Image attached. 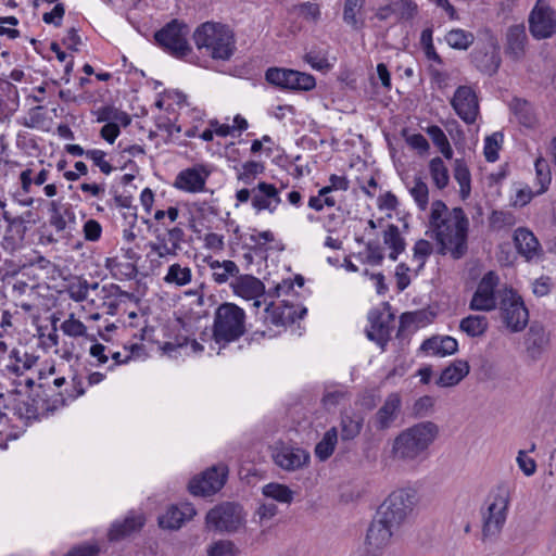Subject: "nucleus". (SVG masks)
Listing matches in <instances>:
<instances>
[{
	"label": "nucleus",
	"instance_id": "38",
	"mask_svg": "<svg viewBox=\"0 0 556 556\" xmlns=\"http://www.w3.org/2000/svg\"><path fill=\"white\" fill-rule=\"evenodd\" d=\"M338 442V431L337 428L332 427L324 434L323 439L317 443L315 447V455L320 460L328 459L336 447Z\"/></svg>",
	"mask_w": 556,
	"mask_h": 556
},
{
	"label": "nucleus",
	"instance_id": "62",
	"mask_svg": "<svg viewBox=\"0 0 556 556\" xmlns=\"http://www.w3.org/2000/svg\"><path fill=\"white\" fill-rule=\"evenodd\" d=\"M85 239L88 241H98L101 237L102 227L96 219H88L83 228Z\"/></svg>",
	"mask_w": 556,
	"mask_h": 556
},
{
	"label": "nucleus",
	"instance_id": "54",
	"mask_svg": "<svg viewBox=\"0 0 556 556\" xmlns=\"http://www.w3.org/2000/svg\"><path fill=\"white\" fill-rule=\"evenodd\" d=\"M61 330L70 337L77 338L86 334L87 327L79 319L74 318V315H71L61 324Z\"/></svg>",
	"mask_w": 556,
	"mask_h": 556
},
{
	"label": "nucleus",
	"instance_id": "20",
	"mask_svg": "<svg viewBox=\"0 0 556 556\" xmlns=\"http://www.w3.org/2000/svg\"><path fill=\"white\" fill-rule=\"evenodd\" d=\"M252 206L256 211L268 210L274 212L281 202L278 189L268 182L262 181L252 189Z\"/></svg>",
	"mask_w": 556,
	"mask_h": 556
},
{
	"label": "nucleus",
	"instance_id": "49",
	"mask_svg": "<svg viewBox=\"0 0 556 556\" xmlns=\"http://www.w3.org/2000/svg\"><path fill=\"white\" fill-rule=\"evenodd\" d=\"M434 399L430 395H424L414 402L410 416L416 419L425 418L432 413Z\"/></svg>",
	"mask_w": 556,
	"mask_h": 556
},
{
	"label": "nucleus",
	"instance_id": "37",
	"mask_svg": "<svg viewBox=\"0 0 556 556\" xmlns=\"http://www.w3.org/2000/svg\"><path fill=\"white\" fill-rule=\"evenodd\" d=\"M446 43L456 50H467L475 41L472 33L462 29L454 28L445 35Z\"/></svg>",
	"mask_w": 556,
	"mask_h": 556
},
{
	"label": "nucleus",
	"instance_id": "45",
	"mask_svg": "<svg viewBox=\"0 0 556 556\" xmlns=\"http://www.w3.org/2000/svg\"><path fill=\"white\" fill-rule=\"evenodd\" d=\"M264 164L256 161H248L241 166V170L238 173V180L244 185H251L257 175L264 172Z\"/></svg>",
	"mask_w": 556,
	"mask_h": 556
},
{
	"label": "nucleus",
	"instance_id": "52",
	"mask_svg": "<svg viewBox=\"0 0 556 556\" xmlns=\"http://www.w3.org/2000/svg\"><path fill=\"white\" fill-rule=\"evenodd\" d=\"M89 282L86 279H79L67 287V294L75 302H84L88 298Z\"/></svg>",
	"mask_w": 556,
	"mask_h": 556
},
{
	"label": "nucleus",
	"instance_id": "46",
	"mask_svg": "<svg viewBox=\"0 0 556 556\" xmlns=\"http://www.w3.org/2000/svg\"><path fill=\"white\" fill-rule=\"evenodd\" d=\"M534 166L536 173V180L540 185L536 194H541L547 190L552 180L549 164L545 159L539 157L536 159Z\"/></svg>",
	"mask_w": 556,
	"mask_h": 556
},
{
	"label": "nucleus",
	"instance_id": "59",
	"mask_svg": "<svg viewBox=\"0 0 556 556\" xmlns=\"http://www.w3.org/2000/svg\"><path fill=\"white\" fill-rule=\"evenodd\" d=\"M65 216L73 220L75 218L74 213L70 208H66L64 214L55 213L54 215H50L49 223L58 233L63 232L66 229L67 223Z\"/></svg>",
	"mask_w": 556,
	"mask_h": 556
},
{
	"label": "nucleus",
	"instance_id": "44",
	"mask_svg": "<svg viewBox=\"0 0 556 556\" xmlns=\"http://www.w3.org/2000/svg\"><path fill=\"white\" fill-rule=\"evenodd\" d=\"M350 397L349 391L344 387L326 389L321 399L323 406L330 410L337 407L342 401Z\"/></svg>",
	"mask_w": 556,
	"mask_h": 556
},
{
	"label": "nucleus",
	"instance_id": "18",
	"mask_svg": "<svg viewBox=\"0 0 556 556\" xmlns=\"http://www.w3.org/2000/svg\"><path fill=\"white\" fill-rule=\"evenodd\" d=\"M402 407V397L397 392L390 393L382 406L372 417V424L376 430L386 431L390 429L397 419Z\"/></svg>",
	"mask_w": 556,
	"mask_h": 556
},
{
	"label": "nucleus",
	"instance_id": "27",
	"mask_svg": "<svg viewBox=\"0 0 556 556\" xmlns=\"http://www.w3.org/2000/svg\"><path fill=\"white\" fill-rule=\"evenodd\" d=\"M421 351L434 356H447L458 351L457 340L450 336H433L425 340L420 346Z\"/></svg>",
	"mask_w": 556,
	"mask_h": 556
},
{
	"label": "nucleus",
	"instance_id": "24",
	"mask_svg": "<svg viewBox=\"0 0 556 556\" xmlns=\"http://www.w3.org/2000/svg\"><path fill=\"white\" fill-rule=\"evenodd\" d=\"M194 515L195 509L189 503L182 504L181 506L172 505L167 508L165 514L159 517V526L162 529L177 530Z\"/></svg>",
	"mask_w": 556,
	"mask_h": 556
},
{
	"label": "nucleus",
	"instance_id": "61",
	"mask_svg": "<svg viewBox=\"0 0 556 556\" xmlns=\"http://www.w3.org/2000/svg\"><path fill=\"white\" fill-rule=\"evenodd\" d=\"M410 268L405 263H400L395 268L396 287L399 291H404L410 285L408 273Z\"/></svg>",
	"mask_w": 556,
	"mask_h": 556
},
{
	"label": "nucleus",
	"instance_id": "42",
	"mask_svg": "<svg viewBox=\"0 0 556 556\" xmlns=\"http://www.w3.org/2000/svg\"><path fill=\"white\" fill-rule=\"evenodd\" d=\"M207 556H239L240 549L230 540H218L207 546Z\"/></svg>",
	"mask_w": 556,
	"mask_h": 556
},
{
	"label": "nucleus",
	"instance_id": "10",
	"mask_svg": "<svg viewBox=\"0 0 556 556\" xmlns=\"http://www.w3.org/2000/svg\"><path fill=\"white\" fill-rule=\"evenodd\" d=\"M265 78L269 84L289 90L309 91L316 86L313 75L288 68L270 67Z\"/></svg>",
	"mask_w": 556,
	"mask_h": 556
},
{
	"label": "nucleus",
	"instance_id": "22",
	"mask_svg": "<svg viewBox=\"0 0 556 556\" xmlns=\"http://www.w3.org/2000/svg\"><path fill=\"white\" fill-rule=\"evenodd\" d=\"M514 244L518 253L527 261L540 257L542 249L539 240L528 228L519 227L514 232Z\"/></svg>",
	"mask_w": 556,
	"mask_h": 556
},
{
	"label": "nucleus",
	"instance_id": "17",
	"mask_svg": "<svg viewBox=\"0 0 556 556\" xmlns=\"http://www.w3.org/2000/svg\"><path fill=\"white\" fill-rule=\"evenodd\" d=\"M368 318L370 321V329L366 330L367 338L384 350L394 328V315L391 312H370Z\"/></svg>",
	"mask_w": 556,
	"mask_h": 556
},
{
	"label": "nucleus",
	"instance_id": "32",
	"mask_svg": "<svg viewBox=\"0 0 556 556\" xmlns=\"http://www.w3.org/2000/svg\"><path fill=\"white\" fill-rule=\"evenodd\" d=\"M143 526V518L141 516L127 517L122 523H114L109 532L111 541H118L134 531L139 530Z\"/></svg>",
	"mask_w": 556,
	"mask_h": 556
},
{
	"label": "nucleus",
	"instance_id": "31",
	"mask_svg": "<svg viewBox=\"0 0 556 556\" xmlns=\"http://www.w3.org/2000/svg\"><path fill=\"white\" fill-rule=\"evenodd\" d=\"M437 314L431 309H419L415 312H406L400 317V330L410 326L416 328L425 327L432 323Z\"/></svg>",
	"mask_w": 556,
	"mask_h": 556
},
{
	"label": "nucleus",
	"instance_id": "16",
	"mask_svg": "<svg viewBox=\"0 0 556 556\" xmlns=\"http://www.w3.org/2000/svg\"><path fill=\"white\" fill-rule=\"evenodd\" d=\"M500 48L494 38H490L483 47L476 48L471 53L475 66L483 74L494 75L501 66Z\"/></svg>",
	"mask_w": 556,
	"mask_h": 556
},
{
	"label": "nucleus",
	"instance_id": "63",
	"mask_svg": "<svg viewBox=\"0 0 556 556\" xmlns=\"http://www.w3.org/2000/svg\"><path fill=\"white\" fill-rule=\"evenodd\" d=\"M65 14V8L62 3H56L52 11L43 14L42 20L47 24H53L59 27L62 24V18Z\"/></svg>",
	"mask_w": 556,
	"mask_h": 556
},
{
	"label": "nucleus",
	"instance_id": "33",
	"mask_svg": "<svg viewBox=\"0 0 556 556\" xmlns=\"http://www.w3.org/2000/svg\"><path fill=\"white\" fill-rule=\"evenodd\" d=\"M364 418L358 414L342 415L341 416V440L351 441L354 440L362 431Z\"/></svg>",
	"mask_w": 556,
	"mask_h": 556
},
{
	"label": "nucleus",
	"instance_id": "55",
	"mask_svg": "<svg viewBox=\"0 0 556 556\" xmlns=\"http://www.w3.org/2000/svg\"><path fill=\"white\" fill-rule=\"evenodd\" d=\"M304 60L317 71H327L331 67L325 53L311 50L304 55Z\"/></svg>",
	"mask_w": 556,
	"mask_h": 556
},
{
	"label": "nucleus",
	"instance_id": "11",
	"mask_svg": "<svg viewBox=\"0 0 556 556\" xmlns=\"http://www.w3.org/2000/svg\"><path fill=\"white\" fill-rule=\"evenodd\" d=\"M529 30L538 39L556 34V12L545 0H538L529 14Z\"/></svg>",
	"mask_w": 556,
	"mask_h": 556
},
{
	"label": "nucleus",
	"instance_id": "29",
	"mask_svg": "<svg viewBox=\"0 0 556 556\" xmlns=\"http://www.w3.org/2000/svg\"><path fill=\"white\" fill-rule=\"evenodd\" d=\"M469 370L467 361L456 359L442 370L435 383L442 388L456 386L469 374Z\"/></svg>",
	"mask_w": 556,
	"mask_h": 556
},
{
	"label": "nucleus",
	"instance_id": "40",
	"mask_svg": "<svg viewBox=\"0 0 556 556\" xmlns=\"http://www.w3.org/2000/svg\"><path fill=\"white\" fill-rule=\"evenodd\" d=\"M263 494L277 502L290 504L293 501V491L280 483H268L263 486Z\"/></svg>",
	"mask_w": 556,
	"mask_h": 556
},
{
	"label": "nucleus",
	"instance_id": "34",
	"mask_svg": "<svg viewBox=\"0 0 556 556\" xmlns=\"http://www.w3.org/2000/svg\"><path fill=\"white\" fill-rule=\"evenodd\" d=\"M489 327V321L482 315H469L460 320L459 329L469 337L483 336Z\"/></svg>",
	"mask_w": 556,
	"mask_h": 556
},
{
	"label": "nucleus",
	"instance_id": "35",
	"mask_svg": "<svg viewBox=\"0 0 556 556\" xmlns=\"http://www.w3.org/2000/svg\"><path fill=\"white\" fill-rule=\"evenodd\" d=\"M208 265L213 270V279L217 283H225L230 277H238L239 267L232 261H212Z\"/></svg>",
	"mask_w": 556,
	"mask_h": 556
},
{
	"label": "nucleus",
	"instance_id": "9",
	"mask_svg": "<svg viewBox=\"0 0 556 556\" xmlns=\"http://www.w3.org/2000/svg\"><path fill=\"white\" fill-rule=\"evenodd\" d=\"M189 30L187 24L172 20L154 34V39L170 55L182 59L191 52L187 40Z\"/></svg>",
	"mask_w": 556,
	"mask_h": 556
},
{
	"label": "nucleus",
	"instance_id": "19",
	"mask_svg": "<svg viewBox=\"0 0 556 556\" xmlns=\"http://www.w3.org/2000/svg\"><path fill=\"white\" fill-rule=\"evenodd\" d=\"M274 463L287 471H295L309 462V454L299 447L281 446L273 453Z\"/></svg>",
	"mask_w": 556,
	"mask_h": 556
},
{
	"label": "nucleus",
	"instance_id": "47",
	"mask_svg": "<svg viewBox=\"0 0 556 556\" xmlns=\"http://www.w3.org/2000/svg\"><path fill=\"white\" fill-rule=\"evenodd\" d=\"M409 192L418 207L421 211H425L429 203V188L421 177L415 178V185L410 188Z\"/></svg>",
	"mask_w": 556,
	"mask_h": 556
},
{
	"label": "nucleus",
	"instance_id": "5",
	"mask_svg": "<svg viewBox=\"0 0 556 556\" xmlns=\"http://www.w3.org/2000/svg\"><path fill=\"white\" fill-rule=\"evenodd\" d=\"M417 504V494L413 489L393 491L381 504L377 516L391 527L400 528L410 516Z\"/></svg>",
	"mask_w": 556,
	"mask_h": 556
},
{
	"label": "nucleus",
	"instance_id": "3",
	"mask_svg": "<svg viewBox=\"0 0 556 556\" xmlns=\"http://www.w3.org/2000/svg\"><path fill=\"white\" fill-rule=\"evenodd\" d=\"M193 40L199 50L215 60H229L236 50L232 31L226 25L205 22L197 27Z\"/></svg>",
	"mask_w": 556,
	"mask_h": 556
},
{
	"label": "nucleus",
	"instance_id": "7",
	"mask_svg": "<svg viewBox=\"0 0 556 556\" xmlns=\"http://www.w3.org/2000/svg\"><path fill=\"white\" fill-rule=\"evenodd\" d=\"M498 307L504 325L511 332L521 331L529 321V312L522 298L513 289L505 287L497 291Z\"/></svg>",
	"mask_w": 556,
	"mask_h": 556
},
{
	"label": "nucleus",
	"instance_id": "43",
	"mask_svg": "<svg viewBox=\"0 0 556 556\" xmlns=\"http://www.w3.org/2000/svg\"><path fill=\"white\" fill-rule=\"evenodd\" d=\"M164 280L167 283L186 286L191 281V269L189 267H181L179 264H173L169 266Z\"/></svg>",
	"mask_w": 556,
	"mask_h": 556
},
{
	"label": "nucleus",
	"instance_id": "14",
	"mask_svg": "<svg viewBox=\"0 0 556 556\" xmlns=\"http://www.w3.org/2000/svg\"><path fill=\"white\" fill-rule=\"evenodd\" d=\"M399 528L391 527L383 518L376 517L368 527L366 534V548L371 555H379L389 546L391 539Z\"/></svg>",
	"mask_w": 556,
	"mask_h": 556
},
{
	"label": "nucleus",
	"instance_id": "12",
	"mask_svg": "<svg viewBox=\"0 0 556 556\" xmlns=\"http://www.w3.org/2000/svg\"><path fill=\"white\" fill-rule=\"evenodd\" d=\"M228 468L226 465L213 466L190 480L188 489L197 496H208L219 491L227 479Z\"/></svg>",
	"mask_w": 556,
	"mask_h": 556
},
{
	"label": "nucleus",
	"instance_id": "2",
	"mask_svg": "<svg viewBox=\"0 0 556 556\" xmlns=\"http://www.w3.org/2000/svg\"><path fill=\"white\" fill-rule=\"evenodd\" d=\"M431 227L440 245V254L450 252L454 260H459L467 253L469 219L462 207H454L444 219Z\"/></svg>",
	"mask_w": 556,
	"mask_h": 556
},
{
	"label": "nucleus",
	"instance_id": "13",
	"mask_svg": "<svg viewBox=\"0 0 556 556\" xmlns=\"http://www.w3.org/2000/svg\"><path fill=\"white\" fill-rule=\"evenodd\" d=\"M500 277L495 271H488L483 275L475 291L469 308L471 311L491 312L497 307L496 288Z\"/></svg>",
	"mask_w": 556,
	"mask_h": 556
},
{
	"label": "nucleus",
	"instance_id": "39",
	"mask_svg": "<svg viewBox=\"0 0 556 556\" xmlns=\"http://www.w3.org/2000/svg\"><path fill=\"white\" fill-rule=\"evenodd\" d=\"M429 170L433 184L438 189L442 190L447 187L450 181L448 169L441 157L437 156L430 161Z\"/></svg>",
	"mask_w": 556,
	"mask_h": 556
},
{
	"label": "nucleus",
	"instance_id": "8",
	"mask_svg": "<svg viewBox=\"0 0 556 556\" xmlns=\"http://www.w3.org/2000/svg\"><path fill=\"white\" fill-rule=\"evenodd\" d=\"M208 530L218 533H235L244 525L242 507L232 502H224L210 509L205 517Z\"/></svg>",
	"mask_w": 556,
	"mask_h": 556
},
{
	"label": "nucleus",
	"instance_id": "26",
	"mask_svg": "<svg viewBox=\"0 0 556 556\" xmlns=\"http://www.w3.org/2000/svg\"><path fill=\"white\" fill-rule=\"evenodd\" d=\"M231 288L235 294L247 300L256 299L265 292L264 283L251 275L238 276L231 282Z\"/></svg>",
	"mask_w": 556,
	"mask_h": 556
},
{
	"label": "nucleus",
	"instance_id": "15",
	"mask_svg": "<svg viewBox=\"0 0 556 556\" xmlns=\"http://www.w3.org/2000/svg\"><path fill=\"white\" fill-rule=\"evenodd\" d=\"M456 114L466 124H473L479 114V103L476 92L468 86H459L451 101Z\"/></svg>",
	"mask_w": 556,
	"mask_h": 556
},
{
	"label": "nucleus",
	"instance_id": "48",
	"mask_svg": "<svg viewBox=\"0 0 556 556\" xmlns=\"http://www.w3.org/2000/svg\"><path fill=\"white\" fill-rule=\"evenodd\" d=\"M106 268H109L114 276L117 274L127 279H134L138 275V268L134 263H118L115 258L106 260Z\"/></svg>",
	"mask_w": 556,
	"mask_h": 556
},
{
	"label": "nucleus",
	"instance_id": "25",
	"mask_svg": "<svg viewBox=\"0 0 556 556\" xmlns=\"http://www.w3.org/2000/svg\"><path fill=\"white\" fill-rule=\"evenodd\" d=\"M18 106L20 96L16 86L0 78V122L11 117Z\"/></svg>",
	"mask_w": 556,
	"mask_h": 556
},
{
	"label": "nucleus",
	"instance_id": "23",
	"mask_svg": "<svg viewBox=\"0 0 556 556\" xmlns=\"http://www.w3.org/2000/svg\"><path fill=\"white\" fill-rule=\"evenodd\" d=\"M528 37L523 24L508 27L506 31L505 53L514 61H519L526 53Z\"/></svg>",
	"mask_w": 556,
	"mask_h": 556
},
{
	"label": "nucleus",
	"instance_id": "53",
	"mask_svg": "<svg viewBox=\"0 0 556 556\" xmlns=\"http://www.w3.org/2000/svg\"><path fill=\"white\" fill-rule=\"evenodd\" d=\"M502 139L503 135L500 132H494L485 138L484 156L488 162H495L498 159L500 142Z\"/></svg>",
	"mask_w": 556,
	"mask_h": 556
},
{
	"label": "nucleus",
	"instance_id": "60",
	"mask_svg": "<svg viewBox=\"0 0 556 556\" xmlns=\"http://www.w3.org/2000/svg\"><path fill=\"white\" fill-rule=\"evenodd\" d=\"M167 243L173 248L177 253L181 249L180 244L185 241V231L180 227H174L170 229H166Z\"/></svg>",
	"mask_w": 556,
	"mask_h": 556
},
{
	"label": "nucleus",
	"instance_id": "41",
	"mask_svg": "<svg viewBox=\"0 0 556 556\" xmlns=\"http://www.w3.org/2000/svg\"><path fill=\"white\" fill-rule=\"evenodd\" d=\"M427 134L430 136L433 144L439 148L443 156L451 160L453 150L444 131L439 126L432 125L428 127Z\"/></svg>",
	"mask_w": 556,
	"mask_h": 556
},
{
	"label": "nucleus",
	"instance_id": "57",
	"mask_svg": "<svg viewBox=\"0 0 556 556\" xmlns=\"http://www.w3.org/2000/svg\"><path fill=\"white\" fill-rule=\"evenodd\" d=\"M490 224L497 228L513 226L515 224V216L509 212L494 211L491 214Z\"/></svg>",
	"mask_w": 556,
	"mask_h": 556
},
{
	"label": "nucleus",
	"instance_id": "30",
	"mask_svg": "<svg viewBox=\"0 0 556 556\" xmlns=\"http://www.w3.org/2000/svg\"><path fill=\"white\" fill-rule=\"evenodd\" d=\"M365 0H344L342 20L353 30L357 31L365 27Z\"/></svg>",
	"mask_w": 556,
	"mask_h": 556
},
{
	"label": "nucleus",
	"instance_id": "28",
	"mask_svg": "<svg viewBox=\"0 0 556 556\" xmlns=\"http://www.w3.org/2000/svg\"><path fill=\"white\" fill-rule=\"evenodd\" d=\"M206 177L207 174L201 175L194 167L187 168L178 173L174 187L186 192L195 193L204 190Z\"/></svg>",
	"mask_w": 556,
	"mask_h": 556
},
{
	"label": "nucleus",
	"instance_id": "1",
	"mask_svg": "<svg viewBox=\"0 0 556 556\" xmlns=\"http://www.w3.org/2000/svg\"><path fill=\"white\" fill-rule=\"evenodd\" d=\"M439 433V426L430 420L417 422L402 430L393 440L392 457L405 464L425 460Z\"/></svg>",
	"mask_w": 556,
	"mask_h": 556
},
{
	"label": "nucleus",
	"instance_id": "64",
	"mask_svg": "<svg viewBox=\"0 0 556 556\" xmlns=\"http://www.w3.org/2000/svg\"><path fill=\"white\" fill-rule=\"evenodd\" d=\"M446 204L441 200H435L431 205V214H430V226L435 223L444 219V217L450 213Z\"/></svg>",
	"mask_w": 556,
	"mask_h": 556
},
{
	"label": "nucleus",
	"instance_id": "36",
	"mask_svg": "<svg viewBox=\"0 0 556 556\" xmlns=\"http://www.w3.org/2000/svg\"><path fill=\"white\" fill-rule=\"evenodd\" d=\"M454 178L459 185V194L466 200L471 192V175L464 160L457 159L454 163Z\"/></svg>",
	"mask_w": 556,
	"mask_h": 556
},
{
	"label": "nucleus",
	"instance_id": "21",
	"mask_svg": "<svg viewBox=\"0 0 556 556\" xmlns=\"http://www.w3.org/2000/svg\"><path fill=\"white\" fill-rule=\"evenodd\" d=\"M549 337L545 331V328L539 323H532L525 338V345L528 355L533 361L539 359L547 349Z\"/></svg>",
	"mask_w": 556,
	"mask_h": 556
},
{
	"label": "nucleus",
	"instance_id": "50",
	"mask_svg": "<svg viewBox=\"0 0 556 556\" xmlns=\"http://www.w3.org/2000/svg\"><path fill=\"white\" fill-rule=\"evenodd\" d=\"M155 233L156 241L149 243L151 251L161 258L177 256L178 253L167 243L166 235L159 232L157 229L155 230Z\"/></svg>",
	"mask_w": 556,
	"mask_h": 556
},
{
	"label": "nucleus",
	"instance_id": "51",
	"mask_svg": "<svg viewBox=\"0 0 556 556\" xmlns=\"http://www.w3.org/2000/svg\"><path fill=\"white\" fill-rule=\"evenodd\" d=\"M383 242L390 249L405 250L406 242L400 233V229L396 225L390 224L383 231Z\"/></svg>",
	"mask_w": 556,
	"mask_h": 556
},
{
	"label": "nucleus",
	"instance_id": "56",
	"mask_svg": "<svg viewBox=\"0 0 556 556\" xmlns=\"http://www.w3.org/2000/svg\"><path fill=\"white\" fill-rule=\"evenodd\" d=\"M105 155V152L102 150L93 149L86 151V157L90 159L103 174L109 175L112 173L113 167L108 161L104 160Z\"/></svg>",
	"mask_w": 556,
	"mask_h": 556
},
{
	"label": "nucleus",
	"instance_id": "4",
	"mask_svg": "<svg viewBox=\"0 0 556 556\" xmlns=\"http://www.w3.org/2000/svg\"><path fill=\"white\" fill-rule=\"evenodd\" d=\"M245 333V312L235 303L225 302L217 306L214 313V341L226 346L237 341Z\"/></svg>",
	"mask_w": 556,
	"mask_h": 556
},
{
	"label": "nucleus",
	"instance_id": "6",
	"mask_svg": "<svg viewBox=\"0 0 556 556\" xmlns=\"http://www.w3.org/2000/svg\"><path fill=\"white\" fill-rule=\"evenodd\" d=\"M509 491L501 485L491 495V502L483 515L482 542L493 543L497 540L507 518Z\"/></svg>",
	"mask_w": 556,
	"mask_h": 556
},
{
	"label": "nucleus",
	"instance_id": "58",
	"mask_svg": "<svg viewBox=\"0 0 556 556\" xmlns=\"http://www.w3.org/2000/svg\"><path fill=\"white\" fill-rule=\"evenodd\" d=\"M367 262L371 265H380L383 261L382 249L378 241H369L366 244Z\"/></svg>",
	"mask_w": 556,
	"mask_h": 556
}]
</instances>
